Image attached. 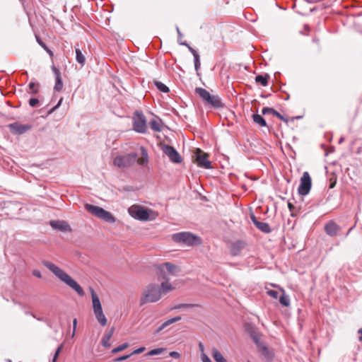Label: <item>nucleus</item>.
<instances>
[{
  "label": "nucleus",
  "instance_id": "obj_13",
  "mask_svg": "<svg viewBox=\"0 0 362 362\" xmlns=\"http://www.w3.org/2000/svg\"><path fill=\"white\" fill-rule=\"evenodd\" d=\"M163 151L172 162L175 163H180L182 162V158L180 155L173 146H165L163 147Z\"/></svg>",
  "mask_w": 362,
  "mask_h": 362
},
{
  "label": "nucleus",
  "instance_id": "obj_57",
  "mask_svg": "<svg viewBox=\"0 0 362 362\" xmlns=\"http://www.w3.org/2000/svg\"><path fill=\"white\" fill-rule=\"evenodd\" d=\"M45 50H46L47 52L49 49L47 46H46V48H43Z\"/></svg>",
  "mask_w": 362,
  "mask_h": 362
},
{
  "label": "nucleus",
  "instance_id": "obj_56",
  "mask_svg": "<svg viewBox=\"0 0 362 362\" xmlns=\"http://www.w3.org/2000/svg\"><path fill=\"white\" fill-rule=\"evenodd\" d=\"M51 57L53 56V52L49 49L47 52Z\"/></svg>",
  "mask_w": 362,
  "mask_h": 362
},
{
  "label": "nucleus",
  "instance_id": "obj_4",
  "mask_svg": "<svg viewBox=\"0 0 362 362\" xmlns=\"http://www.w3.org/2000/svg\"><path fill=\"white\" fill-rule=\"evenodd\" d=\"M90 292L92 298L93 310L95 318L99 322V324L101 326L104 327L107 325V320L105 314L103 313L102 305L100 301L99 297L98 296V295L96 294L93 288H90Z\"/></svg>",
  "mask_w": 362,
  "mask_h": 362
},
{
  "label": "nucleus",
  "instance_id": "obj_2",
  "mask_svg": "<svg viewBox=\"0 0 362 362\" xmlns=\"http://www.w3.org/2000/svg\"><path fill=\"white\" fill-rule=\"evenodd\" d=\"M141 156L137 158V154L132 153L124 156H118L114 159L113 163L118 168H129L135 163L140 165H146L148 162V153L144 147H141Z\"/></svg>",
  "mask_w": 362,
  "mask_h": 362
},
{
  "label": "nucleus",
  "instance_id": "obj_46",
  "mask_svg": "<svg viewBox=\"0 0 362 362\" xmlns=\"http://www.w3.org/2000/svg\"><path fill=\"white\" fill-rule=\"evenodd\" d=\"M132 356V354H129V355H125V356H122L121 357H119L117 358V359H115V361H124L127 358H129L130 356Z\"/></svg>",
  "mask_w": 362,
  "mask_h": 362
},
{
  "label": "nucleus",
  "instance_id": "obj_53",
  "mask_svg": "<svg viewBox=\"0 0 362 362\" xmlns=\"http://www.w3.org/2000/svg\"><path fill=\"white\" fill-rule=\"evenodd\" d=\"M358 334H360L359 340H360V341H362V329H360L358 330Z\"/></svg>",
  "mask_w": 362,
  "mask_h": 362
},
{
  "label": "nucleus",
  "instance_id": "obj_51",
  "mask_svg": "<svg viewBox=\"0 0 362 362\" xmlns=\"http://www.w3.org/2000/svg\"><path fill=\"white\" fill-rule=\"evenodd\" d=\"M274 115L276 116V117H278L279 119H280V117H281V115L280 113H279L277 111L275 110L274 113Z\"/></svg>",
  "mask_w": 362,
  "mask_h": 362
},
{
  "label": "nucleus",
  "instance_id": "obj_30",
  "mask_svg": "<svg viewBox=\"0 0 362 362\" xmlns=\"http://www.w3.org/2000/svg\"><path fill=\"white\" fill-rule=\"evenodd\" d=\"M155 85L157 88L163 93H168L169 91V88L164 83L160 81H155Z\"/></svg>",
  "mask_w": 362,
  "mask_h": 362
},
{
  "label": "nucleus",
  "instance_id": "obj_19",
  "mask_svg": "<svg viewBox=\"0 0 362 362\" xmlns=\"http://www.w3.org/2000/svg\"><path fill=\"white\" fill-rule=\"evenodd\" d=\"M206 102L215 108H220L223 107V103L217 95H211L210 98L207 99Z\"/></svg>",
  "mask_w": 362,
  "mask_h": 362
},
{
  "label": "nucleus",
  "instance_id": "obj_17",
  "mask_svg": "<svg viewBox=\"0 0 362 362\" xmlns=\"http://www.w3.org/2000/svg\"><path fill=\"white\" fill-rule=\"evenodd\" d=\"M251 219L256 227L261 231L264 233H269L271 231L270 226L268 223L257 221L254 215L251 216Z\"/></svg>",
  "mask_w": 362,
  "mask_h": 362
},
{
  "label": "nucleus",
  "instance_id": "obj_32",
  "mask_svg": "<svg viewBox=\"0 0 362 362\" xmlns=\"http://www.w3.org/2000/svg\"><path fill=\"white\" fill-rule=\"evenodd\" d=\"M164 351H165V349H163V348L152 349L148 353V356L158 355V354L163 353Z\"/></svg>",
  "mask_w": 362,
  "mask_h": 362
},
{
  "label": "nucleus",
  "instance_id": "obj_6",
  "mask_svg": "<svg viewBox=\"0 0 362 362\" xmlns=\"http://www.w3.org/2000/svg\"><path fill=\"white\" fill-rule=\"evenodd\" d=\"M173 239L175 241L183 243L187 245H199L202 244V240L198 236L188 232H182L175 234Z\"/></svg>",
  "mask_w": 362,
  "mask_h": 362
},
{
  "label": "nucleus",
  "instance_id": "obj_29",
  "mask_svg": "<svg viewBox=\"0 0 362 362\" xmlns=\"http://www.w3.org/2000/svg\"><path fill=\"white\" fill-rule=\"evenodd\" d=\"M279 302L282 305L286 307H288L290 305L289 298L285 294L284 291H282V294L279 297Z\"/></svg>",
  "mask_w": 362,
  "mask_h": 362
},
{
  "label": "nucleus",
  "instance_id": "obj_35",
  "mask_svg": "<svg viewBox=\"0 0 362 362\" xmlns=\"http://www.w3.org/2000/svg\"><path fill=\"white\" fill-rule=\"evenodd\" d=\"M29 88L31 93L33 94H36L37 93H38V88H37V85L33 82L30 83Z\"/></svg>",
  "mask_w": 362,
  "mask_h": 362
},
{
  "label": "nucleus",
  "instance_id": "obj_23",
  "mask_svg": "<svg viewBox=\"0 0 362 362\" xmlns=\"http://www.w3.org/2000/svg\"><path fill=\"white\" fill-rule=\"evenodd\" d=\"M181 320V317L180 316H177V317H173L171 319H169L168 320H166L165 322H164L158 328V329L156 330V333H158L160 332H161L163 329H165L167 326L175 322H177V321H180Z\"/></svg>",
  "mask_w": 362,
  "mask_h": 362
},
{
  "label": "nucleus",
  "instance_id": "obj_1",
  "mask_svg": "<svg viewBox=\"0 0 362 362\" xmlns=\"http://www.w3.org/2000/svg\"><path fill=\"white\" fill-rule=\"evenodd\" d=\"M173 289L174 287L168 280L162 282L160 285L150 284L146 287L141 294L140 305L156 303L161 298L163 295L168 293Z\"/></svg>",
  "mask_w": 362,
  "mask_h": 362
},
{
  "label": "nucleus",
  "instance_id": "obj_48",
  "mask_svg": "<svg viewBox=\"0 0 362 362\" xmlns=\"http://www.w3.org/2000/svg\"><path fill=\"white\" fill-rule=\"evenodd\" d=\"M33 276L37 277V278H41L42 277V275H41V273L39 270H37V269H34L33 271Z\"/></svg>",
  "mask_w": 362,
  "mask_h": 362
},
{
  "label": "nucleus",
  "instance_id": "obj_15",
  "mask_svg": "<svg viewBox=\"0 0 362 362\" xmlns=\"http://www.w3.org/2000/svg\"><path fill=\"white\" fill-rule=\"evenodd\" d=\"M52 70L54 74L55 81H56L54 89L56 91H60L63 88V83H62V79L61 77V73H60L59 70L54 66H52Z\"/></svg>",
  "mask_w": 362,
  "mask_h": 362
},
{
  "label": "nucleus",
  "instance_id": "obj_7",
  "mask_svg": "<svg viewBox=\"0 0 362 362\" xmlns=\"http://www.w3.org/2000/svg\"><path fill=\"white\" fill-rule=\"evenodd\" d=\"M133 129L138 133H146L147 130L146 119L144 114L136 111L133 116Z\"/></svg>",
  "mask_w": 362,
  "mask_h": 362
},
{
  "label": "nucleus",
  "instance_id": "obj_39",
  "mask_svg": "<svg viewBox=\"0 0 362 362\" xmlns=\"http://www.w3.org/2000/svg\"><path fill=\"white\" fill-rule=\"evenodd\" d=\"M267 293V294H268L269 296H271V297H272V298H278V296H279V293H278V291H274V290H269V291H268Z\"/></svg>",
  "mask_w": 362,
  "mask_h": 362
},
{
  "label": "nucleus",
  "instance_id": "obj_3",
  "mask_svg": "<svg viewBox=\"0 0 362 362\" xmlns=\"http://www.w3.org/2000/svg\"><path fill=\"white\" fill-rule=\"evenodd\" d=\"M42 264L45 267L49 269L55 276H57L62 281H63L70 288L74 289L80 296H84V291L83 288L81 287V286L64 270H62L61 268H59L54 264L48 261H43Z\"/></svg>",
  "mask_w": 362,
  "mask_h": 362
},
{
  "label": "nucleus",
  "instance_id": "obj_42",
  "mask_svg": "<svg viewBox=\"0 0 362 362\" xmlns=\"http://www.w3.org/2000/svg\"><path fill=\"white\" fill-rule=\"evenodd\" d=\"M62 100H63V98H62L59 100V101L58 102V103L57 104V105H55L54 107H52V108L49 111V112H48V113H49V114H51V113H52V112H54L57 108H58V107L61 105V104H62Z\"/></svg>",
  "mask_w": 362,
  "mask_h": 362
},
{
  "label": "nucleus",
  "instance_id": "obj_22",
  "mask_svg": "<svg viewBox=\"0 0 362 362\" xmlns=\"http://www.w3.org/2000/svg\"><path fill=\"white\" fill-rule=\"evenodd\" d=\"M181 320V317L180 316H177V317H173L171 319H169L168 320H166L165 322H164L158 328V329L156 330V333H158L160 332H161L163 329H165L167 326L175 322H177V321H180Z\"/></svg>",
  "mask_w": 362,
  "mask_h": 362
},
{
  "label": "nucleus",
  "instance_id": "obj_20",
  "mask_svg": "<svg viewBox=\"0 0 362 362\" xmlns=\"http://www.w3.org/2000/svg\"><path fill=\"white\" fill-rule=\"evenodd\" d=\"M150 127L155 132H161L163 130V123L160 119H153L151 120Z\"/></svg>",
  "mask_w": 362,
  "mask_h": 362
},
{
  "label": "nucleus",
  "instance_id": "obj_24",
  "mask_svg": "<svg viewBox=\"0 0 362 362\" xmlns=\"http://www.w3.org/2000/svg\"><path fill=\"white\" fill-rule=\"evenodd\" d=\"M211 355L216 362H227L222 354L216 348L212 349Z\"/></svg>",
  "mask_w": 362,
  "mask_h": 362
},
{
  "label": "nucleus",
  "instance_id": "obj_27",
  "mask_svg": "<svg viewBox=\"0 0 362 362\" xmlns=\"http://www.w3.org/2000/svg\"><path fill=\"white\" fill-rule=\"evenodd\" d=\"M252 119L255 123H256L257 124H258L260 127H266L267 126L265 119L260 115L254 114L252 115Z\"/></svg>",
  "mask_w": 362,
  "mask_h": 362
},
{
  "label": "nucleus",
  "instance_id": "obj_38",
  "mask_svg": "<svg viewBox=\"0 0 362 362\" xmlns=\"http://www.w3.org/2000/svg\"><path fill=\"white\" fill-rule=\"evenodd\" d=\"M194 58V67H195V69L197 71L200 66L199 55L196 54Z\"/></svg>",
  "mask_w": 362,
  "mask_h": 362
},
{
  "label": "nucleus",
  "instance_id": "obj_55",
  "mask_svg": "<svg viewBox=\"0 0 362 362\" xmlns=\"http://www.w3.org/2000/svg\"><path fill=\"white\" fill-rule=\"evenodd\" d=\"M280 119H281V120H282V121H284V122H288V120H287L286 119H285V118L284 117V116H282V115H281V117H280Z\"/></svg>",
  "mask_w": 362,
  "mask_h": 362
},
{
  "label": "nucleus",
  "instance_id": "obj_31",
  "mask_svg": "<svg viewBox=\"0 0 362 362\" xmlns=\"http://www.w3.org/2000/svg\"><path fill=\"white\" fill-rule=\"evenodd\" d=\"M129 346V344L128 343H124L115 349H113L112 350V354H116V353H118L119 351H122L123 350H124L125 349H127V347Z\"/></svg>",
  "mask_w": 362,
  "mask_h": 362
},
{
  "label": "nucleus",
  "instance_id": "obj_37",
  "mask_svg": "<svg viewBox=\"0 0 362 362\" xmlns=\"http://www.w3.org/2000/svg\"><path fill=\"white\" fill-rule=\"evenodd\" d=\"M62 347H63V345L61 344L57 349V351H55V354L54 355V357H53V359H52V362H56L57 358H58V356L59 354H60L62 349Z\"/></svg>",
  "mask_w": 362,
  "mask_h": 362
},
{
  "label": "nucleus",
  "instance_id": "obj_45",
  "mask_svg": "<svg viewBox=\"0 0 362 362\" xmlns=\"http://www.w3.org/2000/svg\"><path fill=\"white\" fill-rule=\"evenodd\" d=\"M76 326H77V319L76 318H74V320H73V334H72V337H74L75 335V332H76Z\"/></svg>",
  "mask_w": 362,
  "mask_h": 362
},
{
  "label": "nucleus",
  "instance_id": "obj_10",
  "mask_svg": "<svg viewBox=\"0 0 362 362\" xmlns=\"http://www.w3.org/2000/svg\"><path fill=\"white\" fill-rule=\"evenodd\" d=\"M167 271L168 274L171 275H176L177 273L180 272V268L170 262H165L163 264H160L159 266H158V274L159 276V278H162L163 279H167V277L163 274L165 273V272Z\"/></svg>",
  "mask_w": 362,
  "mask_h": 362
},
{
  "label": "nucleus",
  "instance_id": "obj_44",
  "mask_svg": "<svg viewBox=\"0 0 362 362\" xmlns=\"http://www.w3.org/2000/svg\"><path fill=\"white\" fill-rule=\"evenodd\" d=\"M36 40L38 42V44L42 47L46 48V45L42 42V40L40 39V37L37 35H36Z\"/></svg>",
  "mask_w": 362,
  "mask_h": 362
},
{
  "label": "nucleus",
  "instance_id": "obj_5",
  "mask_svg": "<svg viewBox=\"0 0 362 362\" xmlns=\"http://www.w3.org/2000/svg\"><path fill=\"white\" fill-rule=\"evenodd\" d=\"M85 209L87 211L93 216L105 222L113 223L116 221L115 216L110 212L100 206H94L90 204H86Z\"/></svg>",
  "mask_w": 362,
  "mask_h": 362
},
{
  "label": "nucleus",
  "instance_id": "obj_41",
  "mask_svg": "<svg viewBox=\"0 0 362 362\" xmlns=\"http://www.w3.org/2000/svg\"><path fill=\"white\" fill-rule=\"evenodd\" d=\"M169 356L174 358H180V354L177 351H171L169 353Z\"/></svg>",
  "mask_w": 362,
  "mask_h": 362
},
{
  "label": "nucleus",
  "instance_id": "obj_14",
  "mask_svg": "<svg viewBox=\"0 0 362 362\" xmlns=\"http://www.w3.org/2000/svg\"><path fill=\"white\" fill-rule=\"evenodd\" d=\"M50 226L56 230L64 231V232H71V228L69 225V223L65 221H59V220H54L50 221Z\"/></svg>",
  "mask_w": 362,
  "mask_h": 362
},
{
  "label": "nucleus",
  "instance_id": "obj_8",
  "mask_svg": "<svg viewBox=\"0 0 362 362\" xmlns=\"http://www.w3.org/2000/svg\"><path fill=\"white\" fill-rule=\"evenodd\" d=\"M128 211L135 218L141 221H147L149 218V212L151 211L139 205H132L129 208Z\"/></svg>",
  "mask_w": 362,
  "mask_h": 362
},
{
  "label": "nucleus",
  "instance_id": "obj_43",
  "mask_svg": "<svg viewBox=\"0 0 362 362\" xmlns=\"http://www.w3.org/2000/svg\"><path fill=\"white\" fill-rule=\"evenodd\" d=\"M202 362H212L211 360L204 354H202Z\"/></svg>",
  "mask_w": 362,
  "mask_h": 362
},
{
  "label": "nucleus",
  "instance_id": "obj_47",
  "mask_svg": "<svg viewBox=\"0 0 362 362\" xmlns=\"http://www.w3.org/2000/svg\"><path fill=\"white\" fill-rule=\"evenodd\" d=\"M144 350H145V347H140V348H139V349H137L134 350V351L132 353V355L141 354V353H142Z\"/></svg>",
  "mask_w": 362,
  "mask_h": 362
},
{
  "label": "nucleus",
  "instance_id": "obj_9",
  "mask_svg": "<svg viewBox=\"0 0 362 362\" xmlns=\"http://www.w3.org/2000/svg\"><path fill=\"white\" fill-rule=\"evenodd\" d=\"M312 186V180L308 172H304L300 180V185L298 188V192L300 196L307 195Z\"/></svg>",
  "mask_w": 362,
  "mask_h": 362
},
{
  "label": "nucleus",
  "instance_id": "obj_26",
  "mask_svg": "<svg viewBox=\"0 0 362 362\" xmlns=\"http://www.w3.org/2000/svg\"><path fill=\"white\" fill-rule=\"evenodd\" d=\"M195 92L196 93H197L200 98H202V100L204 101H206L207 99H209L210 98V93L206 90V89L204 88H197L195 89Z\"/></svg>",
  "mask_w": 362,
  "mask_h": 362
},
{
  "label": "nucleus",
  "instance_id": "obj_12",
  "mask_svg": "<svg viewBox=\"0 0 362 362\" xmlns=\"http://www.w3.org/2000/svg\"><path fill=\"white\" fill-rule=\"evenodd\" d=\"M8 128L12 134L21 135L31 129L32 125L14 122L8 124Z\"/></svg>",
  "mask_w": 362,
  "mask_h": 362
},
{
  "label": "nucleus",
  "instance_id": "obj_18",
  "mask_svg": "<svg viewBox=\"0 0 362 362\" xmlns=\"http://www.w3.org/2000/svg\"><path fill=\"white\" fill-rule=\"evenodd\" d=\"M115 332V328L112 327L109 332L105 333L101 340V344L103 346L109 348L111 346V344L109 343L110 340L111 339L113 334Z\"/></svg>",
  "mask_w": 362,
  "mask_h": 362
},
{
  "label": "nucleus",
  "instance_id": "obj_34",
  "mask_svg": "<svg viewBox=\"0 0 362 362\" xmlns=\"http://www.w3.org/2000/svg\"><path fill=\"white\" fill-rule=\"evenodd\" d=\"M250 336L256 344H258L260 340V337L257 332L253 331L250 333Z\"/></svg>",
  "mask_w": 362,
  "mask_h": 362
},
{
  "label": "nucleus",
  "instance_id": "obj_49",
  "mask_svg": "<svg viewBox=\"0 0 362 362\" xmlns=\"http://www.w3.org/2000/svg\"><path fill=\"white\" fill-rule=\"evenodd\" d=\"M185 45L187 46L189 50L191 52V53L193 54L194 57H195L196 54H198V53L197 52V51L195 49H194L192 47H191L189 45H188L187 44H185Z\"/></svg>",
  "mask_w": 362,
  "mask_h": 362
},
{
  "label": "nucleus",
  "instance_id": "obj_36",
  "mask_svg": "<svg viewBox=\"0 0 362 362\" xmlns=\"http://www.w3.org/2000/svg\"><path fill=\"white\" fill-rule=\"evenodd\" d=\"M275 112V110L271 107H264L262 110V115H267V114H272L274 115V113Z\"/></svg>",
  "mask_w": 362,
  "mask_h": 362
},
{
  "label": "nucleus",
  "instance_id": "obj_54",
  "mask_svg": "<svg viewBox=\"0 0 362 362\" xmlns=\"http://www.w3.org/2000/svg\"><path fill=\"white\" fill-rule=\"evenodd\" d=\"M336 185V182H333L330 184L329 188H334Z\"/></svg>",
  "mask_w": 362,
  "mask_h": 362
},
{
  "label": "nucleus",
  "instance_id": "obj_16",
  "mask_svg": "<svg viewBox=\"0 0 362 362\" xmlns=\"http://www.w3.org/2000/svg\"><path fill=\"white\" fill-rule=\"evenodd\" d=\"M325 230L327 234L331 236L336 235L339 230V226L334 221L328 222L325 226Z\"/></svg>",
  "mask_w": 362,
  "mask_h": 362
},
{
  "label": "nucleus",
  "instance_id": "obj_52",
  "mask_svg": "<svg viewBox=\"0 0 362 362\" xmlns=\"http://www.w3.org/2000/svg\"><path fill=\"white\" fill-rule=\"evenodd\" d=\"M199 347L200 351H202V354L204 353V346L202 343H199Z\"/></svg>",
  "mask_w": 362,
  "mask_h": 362
},
{
  "label": "nucleus",
  "instance_id": "obj_28",
  "mask_svg": "<svg viewBox=\"0 0 362 362\" xmlns=\"http://www.w3.org/2000/svg\"><path fill=\"white\" fill-rule=\"evenodd\" d=\"M269 78V76L268 74H266L264 76L263 75H257L255 77V81L257 83H259L262 84L263 86H267L268 84V80Z\"/></svg>",
  "mask_w": 362,
  "mask_h": 362
},
{
  "label": "nucleus",
  "instance_id": "obj_25",
  "mask_svg": "<svg viewBox=\"0 0 362 362\" xmlns=\"http://www.w3.org/2000/svg\"><path fill=\"white\" fill-rule=\"evenodd\" d=\"M75 51L76 61L83 66L86 63L85 54L81 51V49L78 47H76Z\"/></svg>",
  "mask_w": 362,
  "mask_h": 362
},
{
  "label": "nucleus",
  "instance_id": "obj_50",
  "mask_svg": "<svg viewBox=\"0 0 362 362\" xmlns=\"http://www.w3.org/2000/svg\"><path fill=\"white\" fill-rule=\"evenodd\" d=\"M288 207L291 211H292L293 209H294V206L293 205V204H291L290 202L288 203Z\"/></svg>",
  "mask_w": 362,
  "mask_h": 362
},
{
  "label": "nucleus",
  "instance_id": "obj_21",
  "mask_svg": "<svg viewBox=\"0 0 362 362\" xmlns=\"http://www.w3.org/2000/svg\"><path fill=\"white\" fill-rule=\"evenodd\" d=\"M245 246V243L242 241H238L235 243L231 248V253L233 255L235 256L238 255L240 251L244 248Z\"/></svg>",
  "mask_w": 362,
  "mask_h": 362
},
{
  "label": "nucleus",
  "instance_id": "obj_33",
  "mask_svg": "<svg viewBox=\"0 0 362 362\" xmlns=\"http://www.w3.org/2000/svg\"><path fill=\"white\" fill-rule=\"evenodd\" d=\"M195 305L194 304H188V303H182L175 305L173 309H180V308H193Z\"/></svg>",
  "mask_w": 362,
  "mask_h": 362
},
{
  "label": "nucleus",
  "instance_id": "obj_11",
  "mask_svg": "<svg viewBox=\"0 0 362 362\" xmlns=\"http://www.w3.org/2000/svg\"><path fill=\"white\" fill-rule=\"evenodd\" d=\"M209 155L199 148H197L195 151V160L199 167L210 169L211 163L208 159Z\"/></svg>",
  "mask_w": 362,
  "mask_h": 362
},
{
  "label": "nucleus",
  "instance_id": "obj_40",
  "mask_svg": "<svg viewBox=\"0 0 362 362\" xmlns=\"http://www.w3.org/2000/svg\"><path fill=\"white\" fill-rule=\"evenodd\" d=\"M39 103V100L37 98H31L29 100V105L31 107H35Z\"/></svg>",
  "mask_w": 362,
  "mask_h": 362
}]
</instances>
